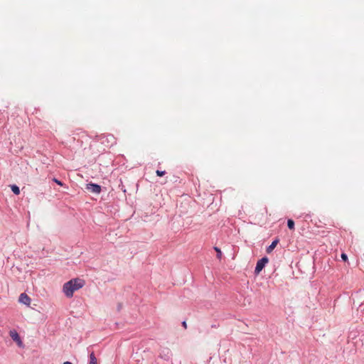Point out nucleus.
Listing matches in <instances>:
<instances>
[{
  "label": "nucleus",
  "mask_w": 364,
  "mask_h": 364,
  "mask_svg": "<svg viewBox=\"0 0 364 364\" xmlns=\"http://www.w3.org/2000/svg\"><path fill=\"white\" fill-rule=\"evenodd\" d=\"M85 285V281L81 279H73L63 284V291L65 296L70 298L73 293Z\"/></svg>",
  "instance_id": "f257e3e1"
},
{
  "label": "nucleus",
  "mask_w": 364,
  "mask_h": 364,
  "mask_svg": "<svg viewBox=\"0 0 364 364\" xmlns=\"http://www.w3.org/2000/svg\"><path fill=\"white\" fill-rule=\"evenodd\" d=\"M267 262L268 259L267 257H263L261 259H259L257 262V265L255 270V273L259 274Z\"/></svg>",
  "instance_id": "f03ea898"
},
{
  "label": "nucleus",
  "mask_w": 364,
  "mask_h": 364,
  "mask_svg": "<svg viewBox=\"0 0 364 364\" xmlns=\"http://www.w3.org/2000/svg\"><path fill=\"white\" fill-rule=\"evenodd\" d=\"M86 188L94 193H100L101 191V186L95 184V183H87L86 185Z\"/></svg>",
  "instance_id": "7ed1b4c3"
},
{
  "label": "nucleus",
  "mask_w": 364,
  "mask_h": 364,
  "mask_svg": "<svg viewBox=\"0 0 364 364\" xmlns=\"http://www.w3.org/2000/svg\"><path fill=\"white\" fill-rule=\"evenodd\" d=\"M31 298L26 293H22L20 294L18 298V301L20 303L29 306L31 304Z\"/></svg>",
  "instance_id": "20e7f679"
},
{
  "label": "nucleus",
  "mask_w": 364,
  "mask_h": 364,
  "mask_svg": "<svg viewBox=\"0 0 364 364\" xmlns=\"http://www.w3.org/2000/svg\"><path fill=\"white\" fill-rule=\"evenodd\" d=\"M9 334H10V336L11 337V338L14 341H16L19 346H21L22 341L20 338L18 333L16 331L13 330V331H10Z\"/></svg>",
  "instance_id": "39448f33"
},
{
  "label": "nucleus",
  "mask_w": 364,
  "mask_h": 364,
  "mask_svg": "<svg viewBox=\"0 0 364 364\" xmlns=\"http://www.w3.org/2000/svg\"><path fill=\"white\" fill-rule=\"evenodd\" d=\"M278 242H279L278 240H275L272 242V244L267 249V253H270L275 248Z\"/></svg>",
  "instance_id": "423d86ee"
},
{
  "label": "nucleus",
  "mask_w": 364,
  "mask_h": 364,
  "mask_svg": "<svg viewBox=\"0 0 364 364\" xmlns=\"http://www.w3.org/2000/svg\"><path fill=\"white\" fill-rule=\"evenodd\" d=\"M88 364H97V358L95 357L94 353H92L90 355V361H89Z\"/></svg>",
  "instance_id": "0eeeda50"
},
{
  "label": "nucleus",
  "mask_w": 364,
  "mask_h": 364,
  "mask_svg": "<svg viewBox=\"0 0 364 364\" xmlns=\"http://www.w3.org/2000/svg\"><path fill=\"white\" fill-rule=\"evenodd\" d=\"M287 226L291 230H294V222L291 219L287 220Z\"/></svg>",
  "instance_id": "6e6552de"
},
{
  "label": "nucleus",
  "mask_w": 364,
  "mask_h": 364,
  "mask_svg": "<svg viewBox=\"0 0 364 364\" xmlns=\"http://www.w3.org/2000/svg\"><path fill=\"white\" fill-rule=\"evenodd\" d=\"M11 190L16 195H18L20 193L19 188L16 185L11 186Z\"/></svg>",
  "instance_id": "1a4fd4ad"
},
{
  "label": "nucleus",
  "mask_w": 364,
  "mask_h": 364,
  "mask_svg": "<svg viewBox=\"0 0 364 364\" xmlns=\"http://www.w3.org/2000/svg\"><path fill=\"white\" fill-rule=\"evenodd\" d=\"M214 250L217 252V258L220 259L222 258V252H221L220 249L218 248V247H215Z\"/></svg>",
  "instance_id": "9d476101"
},
{
  "label": "nucleus",
  "mask_w": 364,
  "mask_h": 364,
  "mask_svg": "<svg viewBox=\"0 0 364 364\" xmlns=\"http://www.w3.org/2000/svg\"><path fill=\"white\" fill-rule=\"evenodd\" d=\"M156 175H157L158 176H160V177H161V176H164V175H165L166 171H159V170H157V171H156Z\"/></svg>",
  "instance_id": "9b49d317"
},
{
  "label": "nucleus",
  "mask_w": 364,
  "mask_h": 364,
  "mask_svg": "<svg viewBox=\"0 0 364 364\" xmlns=\"http://www.w3.org/2000/svg\"><path fill=\"white\" fill-rule=\"evenodd\" d=\"M53 181H54L57 184H58L59 186H62L63 185V183H62L61 181H58V179H56V178H54V179H53Z\"/></svg>",
  "instance_id": "f8f14e48"
},
{
  "label": "nucleus",
  "mask_w": 364,
  "mask_h": 364,
  "mask_svg": "<svg viewBox=\"0 0 364 364\" xmlns=\"http://www.w3.org/2000/svg\"><path fill=\"white\" fill-rule=\"evenodd\" d=\"M341 258H342V259H343V260H344V261H346V260L348 259V257H347V255H346V254H344V253H343V254L341 255Z\"/></svg>",
  "instance_id": "ddd939ff"
},
{
  "label": "nucleus",
  "mask_w": 364,
  "mask_h": 364,
  "mask_svg": "<svg viewBox=\"0 0 364 364\" xmlns=\"http://www.w3.org/2000/svg\"><path fill=\"white\" fill-rule=\"evenodd\" d=\"M182 326L184 327V328H187V323H186V321H183V322L182 323Z\"/></svg>",
  "instance_id": "4468645a"
},
{
  "label": "nucleus",
  "mask_w": 364,
  "mask_h": 364,
  "mask_svg": "<svg viewBox=\"0 0 364 364\" xmlns=\"http://www.w3.org/2000/svg\"><path fill=\"white\" fill-rule=\"evenodd\" d=\"M63 364H73V363L71 362L66 361V362H64Z\"/></svg>",
  "instance_id": "2eb2a0df"
}]
</instances>
